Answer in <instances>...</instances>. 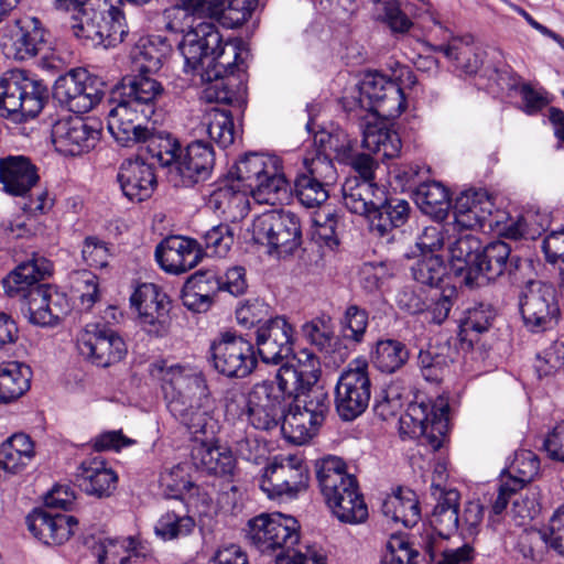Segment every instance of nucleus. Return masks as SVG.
<instances>
[{
	"instance_id": "f257e3e1",
	"label": "nucleus",
	"mask_w": 564,
	"mask_h": 564,
	"mask_svg": "<svg viewBox=\"0 0 564 564\" xmlns=\"http://www.w3.org/2000/svg\"><path fill=\"white\" fill-rule=\"evenodd\" d=\"M149 371L161 381L171 415L200 442L192 452L197 468L236 480L238 468L231 451L208 443L219 425L215 419V400L204 375L178 365L167 366L165 360L152 362Z\"/></svg>"
},
{
	"instance_id": "f03ea898",
	"label": "nucleus",
	"mask_w": 564,
	"mask_h": 564,
	"mask_svg": "<svg viewBox=\"0 0 564 564\" xmlns=\"http://www.w3.org/2000/svg\"><path fill=\"white\" fill-rule=\"evenodd\" d=\"M230 174L235 177L214 189L207 199V206L228 221L247 216L249 196L260 204L275 205L289 192L290 182L282 160L273 154H247Z\"/></svg>"
},
{
	"instance_id": "7ed1b4c3",
	"label": "nucleus",
	"mask_w": 564,
	"mask_h": 564,
	"mask_svg": "<svg viewBox=\"0 0 564 564\" xmlns=\"http://www.w3.org/2000/svg\"><path fill=\"white\" fill-rule=\"evenodd\" d=\"M51 271L52 263L47 259L35 257L19 264L2 280L6 294L22 297L30 323L41 327L57 325L69 311L64 293L50 284H37Z\"/></svg>"
},
{
	"instance_id": "20e7f679",
	"label": "nucleus",
	"mask_w": 564,
	"mask_h": 564,
	"mask_svg": "<svg viewBox=\"0 0 564 564\" xmlns=\"http://www.w3.org/2000/svg\"><path fill=\"white\" fill-rule=\"evenodd\" d=\"M151 75L135 73L123 78L119 99L113 98L116 106L108 112V130L115 139L131 140L133 129L154 115L164 88Z\"/></svg>"
},
{
	"instance_id": "39448f33",
	"label": "nucleus",
	"mask_w": 564,
	"mask_h": 564,
	"mask_svg": "<svg viewBox=\"0 0 564 564\" xmlns=\"http://www.w3.org/2000/svg\"><path fill=\"white\" fill-rule=\"evenodd\" d=\"M257 6V0H182L164 11L165 28L172 32H187L195 18H209L227 29L243 24Z\"/></svg>"
},
{
	"instance_id": "423d86ee",
	"label": "nucleus",
	"mask_w": 564,
	"mask_h": 564,
	"mask_svg": "<svg viewBox=\"0 0 564 564\" xmlns=\"http://www.w3.org/2000/svg\"><path fill=\"white\" fill-rule=\"evenodd\" d=\"M292 403L283 417L281 431L293 444L308 442L318 431L329 411V397L315 384H297Z\"/></svg>"
},
{
	"instance_id": "0eeeda50",
	"label": "nucleus",
	"mask_w": 564,
	"mask_h": 564,
	"mask_svg": "<svg viewBox=\"0 0 564 564\" xmlns=\"http://www.w3.org/2000/svg\"><path fill=\"white\" fill-rule=\"evenodd\" d=\"M294 375L289 370H278L273 380L254 383L247 394V413L257 430L270 431L282 424L284 406L291 400L295 388Z\"/></svg>"
},
{
	"instance_id": "6e6552de",
	"label": "nucleus",
	"mask_w": 564,
	"mask_h": 564,
	"mask_svg": "<svg viewBox=\"0 0 564 564\" xmlns=\"http://www.w3.org/2000/svg\"><path fill=\"white\" fill-rule=\"evenodd\" d=\"M47 88L26 70L11 69L0 76V116L22 121L43 109Z\"/></svg>"
},
{
	"instance_id": "1a4fd4ad",
	"label": "nucleus",
	"mask_w": 564,
	"mask_h": 564,
	"mask_svg": "<svg viewBox=\"0 0 564 564\" xmlns=\"http://www.w3.org/2000/svg\"><path fill=\"white\" fill-rule=\"evenodd\" d=\"M250 231L256 243L279 257L291 254L301 245L300 220L292 213L265 212L253 219Z\"/></svg>"
},
{
	"instance_id": "9d476101",
	"label": "nucleus",
	"mask_w": 564,
	"mask_h": 564,
	"mask_svg": "<svg viewBox=\"0 0 564 564\" xmlns=\"http://www.w3.org/2000/svg\"><path fill=\"white\" fill-rule=\"evenodd\" d=\"M299 522L282 513H262L248 521L247 538L263 554L280 556L300 540Z\"/></svg>"
},
{
	"instance_id": "9b49d317",
	"label": "nucleus",
	"mask_w": 564,
	"mask_h": 564,
	"mask_svg": "<svg viewBox=\"0 0 564 564\" xmlns=\"http://www.w3.org/2000/svg\"><path fill=\"white\" fill-rule=\"evenodd\" d=\"M371 398V380L365 359L348 364L335 387V408L344 421H352L368 408Z\"/></svg>"
},
{
	"instance_id": "f8f14e48",
	"label": "nucleus",
	"mask_w": 564,
	"mask_h": 564,
	"mask_svg": "<svg viewBox=\"0 0 564 564\" xmlns=\"http://www.w3.org/2000/svg\"><path fill=\"white\" fill-rule=\"evenodd\" d=\"M518 300L523 325L529 332H545L556 324L560 308L552 284L529 280L521 288Z\"/></svg>"
},
{
	"instance_id": "ddd939ff",
	"label": "nucleus",
	"mask_w": 564,
	"mask_h": 564,
	"mask_svg": "<svg viewBox=\"0 0 564 564\" xmlns=\"http://www.w3.org/2000/svg\"><path fill=\"white\" fill-rule=\"evenodd\" d=\"M214 369L227 377L243 379L257 367L252 343L231 333L221 334L209 348Z\"/></svg>"
},
{
	"instance_id": "4468645a",
	"label": "nucleus",
	"mask_w": 564,
	"mask_h": 564,
	"mask_svg": "<svg viewBox=\"0 0 564 564\" xmlns=\"http://www.w3.org/2000/svg\"><path fill=\"white\" fill-rule=\"evenodd\" d=\"M308 469L296 455L276 456L264 468L261 490L270 498H294L308 485Z\"/></svg>"
},
{
	"instance_id": "2eb2a0df",
	"label": "nucleus",
	"mask_w": 564,
	"mask_h": 564,
	"mask_svg": "<svg viewBox=\"0 0 564 564\" xmlns=\"http://www.w3.org/2000/svg\"><path fill=\"white\" fill-rule=\"evenodd\" d=\"M131 307L137 313V323L149 336L163 337L171 327V301L153 283H142L130 296Z\"/></svg>"
},
{
	"instance_id": "dca6fc26",
	"label": "nucleus",
	"mask_w": 564,
	"mask_h": 564,
	"mask_svg": "<svg viewBox=\"0 0 564 564\" xmlns=\"http://www.w3.org/2000/svg\"><path fill=\"white\" fill-rule=\"evenodd\" d=\"M102 86L104 84L86 69H73L57 78L53 96L69 111L85 113L100 101L104 95Z\"/></svg>"
},
{
	"instance_id": "f3484780",
	"label": "nucleus",
	"mask_w": 564,
	"mask_h": 564,
	"mask_svg": "<svg viewBox=\"0 0 564 564\" xmlns=\"http://www.w3.org/2000/svg\"><path fill=\"white\" fill-rule=\"evenodd\" d=\"M361 107L382 119L398 118L406 107L401 86L380 73H368L360 84Z\"/></svg>"
},
{
	"instance_id": "a211bd4d",
	"label": "nucleus",
	"mask_w": 564,
	"mask_h": 564,
	"mask_svg": "<svg viewBox=\"0 0 564 564\" xmlns=\"http://www.w3.org/2000/svg\"><path fill=\"white\" fill-rule=\"evenodd\" d=\"M47 44V32L42 22L31 15H23L8 23L0 45L8 57L26 61L40 54Z\"/></svg>"
},
{
	"instance_id": "6ab92c4d",
	"label": "nucleus",
	"mask_w": 564,
	"mask_h": 564,
	"mask_svg": "<svg viewBox=\"0 0 564 564\" xmlns=\"http://www.w3.org/2000/svg\"><path fill=\"white\" fill-rule=\"evenodd\" d=\"M448 402L440 398L432 404H410L400 417L401 427L408 426L414 436H423L430 446L438 449L448 431Z\"/></svg>"
},
{
	"instance_id": "aec40b11",
	"label": "nucleus",
	"mask_w": 564,
	"mask_h": 564,
	"mask_svg": "<svg viewBox=\"0 0 564 564\" xmlns=\"http://www.w3.org/2000/svg\"><path fill=\"white\" fill-rule=\"evenodd\" d=\"M80 355L98 367L119 362L127 354L123 339L112 329L99 324L87 325L77 338Z\"/></svg>"
},
{
	"instance_id": "412c9836",
	"label": "nucleus",
	"mask_w": 564,
	"mask_h": 564,
	"mask_svg": "<svg viewBox=\"0 0 564 564\" xmlns=\"http://www.w3.org/2000/svg\"><path fill=\"white\" fill-rule=\"evenodd\" d=\"M100 137L97 122H89L80 117L59 119L52 129L55 149L69 156H76L94 149Z\"/></svg>"
},
{
	"instance_id": "4be33fe9",
	"label": "nucleus",
	"mask_w": 564,
	"mask_h": 564,
	"mask_svg": "<svg viewBox=\"0 0 564 564\" xmlns=\"http://www.w3.org/2000/svg\"><path fill=\"white\" fill-rule=\"evenodd\" d=\"M221 43V35L210 22H199L187 30L178 44V50L184 57L186 73L198 74L206 69L212 53Z\"/></svg>"
},
{
	"instance_id": "5701e85b",
	"label": "nucleus",
	"mask_w": 564,
	"mask_h": 564,
	"mask_svg": "<svg viewBox=\"0 0 564 564\" xmlns=\"http://www.w3.org/2000/svg\"><path fill=\"white\" fill-rule=\"evenodd\" d=\"M294 329L284 316L268 319L257 329V349L265 364H280L293 352Z\"/></svg>"
},
{
	"instance_id": "b1692460",
	"label": "nucleus",
	"mask_w": 564,
	"mask_h": 564,
	"mask_svg": "<svg viewBox=\"0 0 564 564\" xmlns=\"http://www.w3.org/2000/svg\"><path fill=\"white\" fill-rule=\"evenodd\" d=\"M519 258L511 256V247L502 241L495 240L489 242L479 252L478 261L473 267L471 273L465 278L467 286H476L481 282L480 279L486 281H495L506 272H511L512 269L518 267Z\"/></svg>"
},
{
	"instance_id": "393cba45",
	"label": "nucleus",
	"mask_w": 564,
	"mask_h": 564,
	"mask_svg": "<svg viewBox=\"0 0 564 564\" xmlns=\"http://www.w3.org/2000/svg\"><path fill=\"white\" fill-rule=\"evenodd\" d=\"M202 248L193 239L172 236L156 246L155 259L167 273L182 274L202 260Z\"/></svg>"
},
{
	"instance_id": "a878e982",
	"label": "nucleus",
	"mask_w": 564,
	"mask_h": 564,
	"mask_svg": "<svg viewBox=\"0 0 564 564\" xmlns=\"http://www.w3.org/2000/svg\"><path fill=\"white\" fill-rule=\"evenodd\" d=\"M128 141L115 139L122 147L138 145L140 152H147L162 166H169L180 158L181 144L169 132L153 131L139 123Z\"/></svg>"
},
{
	"instance_id": "bb28decb",
	"label": "nucleus",
	"mask_w": 564,
	"mask_h": 564,
	"mask_svg": "<svg viewBox=\"0 0 564 564\" xmlns=\"http://www.w3.org/2000/svg\"><path fill=\"white\" fill-rule=\"evenodd\" d=\"M495 204L485 189H467L460 193L454 204L455 225L463 229L492 227L490 217Z\"/></svg>"
},
{
	"instance_id": "cd10ccee",
	"label": "nucleus",
	"mask_w": 564,
	"mask_h": 564,
	"mask_svg": "<svg viewBox=\"0 0 564 564\" xmlns=\"http://www.w3.org/2000/svg\"><path fill=\"white\" fill-rule=\"evenodd\" d=\"M433 496L437 498V503L432 514L431 528L425 531L422 539L424 542L427 534H432L437 543H444L457 532L459 527V492L456 489H445L440 485H433Z\"/></svg>"
},
{
	"instance_id": "c85d7f7f",
	"label": "nucleus",
	"mask_w": 564,
	"mask_h": 564,
	"mask_svg": "<svg viewBox=\"0 0 564 564\" xmlns=\"http://www.w3.org/2000/svg\"><path fill=\"white\" fill-rule=\"evenodd\" d=\"M77 486L88 496L110 497L117 489L118 475L100 456L84 459L75 473Z\"/></svg>"
},
{
	"instance_id": "c756f323",
	"label": "nucleus",
	"mask_w": 564,
	"mask_h": 564,
	"mask_svg": "<svg viewBox=\"0 0 564 564\" xmlns=\"http://www.w3.org/2000/svg\"><path fill=\"white\" fill-rule=\"evenodd\" d=\"M322 149L313 150L303 158V167L300 175L306 176L313 181H321L322 184H335L337 171L329 158L335 152L338 158H346V145H338V138L332 134H321L318 139Z\"/></svg>"
},
{
	"instance_id": "7c9ffc66",
	"label": "nucleus",
	"mask_w": 564,
	"mask_h": 564,
	"mask_svg": "<svg viewBox=\"0 0 564 564\" xmlns=\"http://www.w3.org/2000/svg\"><path fill=\"white\" fill-rule=\"evenodd\" d=\"M120 188L131 202H143L151 197L156 187L152 164L142 159L124 160L117 175Z\"/></svg>"
},
{
	"instance_id": "2f4dec72",
	"label": "nucleus",
	"mask_w": 564,
	"mask_h": 564,
	"mask_svg": "<svg viewBox=\"0 0 564 564\" xmlns=\"http://www.w3.org/2000/svg\"><path fill=\"white\" fill-rule=\"evenodd\" d=\"M40 181L36 165L24 155L0 159V184L13 196H25Z\"/></svg>"
},
{
	"instance_id": "473e14b6",
	"label": "nucleus",
	"mask_w": 564,
	"mask_h": 564,
	"mask_svg": "<svg viewBox=\"0 0 564 564\" xmlns=\"http://www.w3.org/2000/svg\"><path fill=\"white\" fill-rule=\"evenodd\" d=\"M317 479L327 503L343 501L359 491L356 477L348 474L345 463L336 457L323 460Z\"/></svg>"
},
{
	"instance_id": "72a5a7b5",
	"label": "nucleus",
	"mask_w": 564,
	"mask_h": 564,
	"mask_svg": "<svg viewBox=\"0 0 564 564\" xmlns=\"http://www.w3.org/2000/svg\"><path fill=\"white\" fill-rule=\"evenodd\" d=\"M215 165V152L203 140L191 142L185 154L177 161V171L184 186H192L207 180Z\"/></svg>"
},
{
	"instance_id": "f704fd0d",
	"label": "nucleus",
	"mask_w": 564,
	"mask_h": 564,
	"mask_svg": "<svg viewBox=\"0 0 564 564\" xmlns=\"http://www.w3.org/2000/svg\"><path fill=\"white\" fill-rule=\"evenodd\" d=\"M341 191L346 208L354 214L367 217L369 221L375 209L384 203V188L375 182L348 177Z\"/></svg>"
},
{
	"instance_id": "c9c22d12",
	"label": "nucleus",
	"mask_w": 564,
	"mask_h": 564,
	"mask_svg": "<svg viewBox=\"0 0 564 564\" xmlns=\"http://www.w3.org/2000/svg\"><path fill=\"white\" fill-rule=\"evenodd\" d=\"M172 52L171 43L161 35L141 39L131 53L134 73L154 74Z\"/></svg>"
},
{
	"instance_id": "e433bc0d",
	"label": "nucleus",
	"mask_w": 564,
	"mask_h": 564,
	"mask_svg": "<svg viewBox=\"0 0 564 564\" xmlns=\"http://www.w3.org/2000/svg\"><path fill=\"white\" fill-rule=\"evenodd\" d=\"M32 379L31 368L22 362L0 364V404H9L24 395Z\"/></svg>"
},
{
	"instance_id": "4c0bfd02",
	"label": "nucleus",
	"mask_w": 564,
	"mask_h": 564,
	"mask_svg": "<svg viewBox=\"0 0 564 564\" xmlns=\"http://www.w3.org/2000/svg\"><path fill=\"white\" fill-rule=\"evenodd\" d=\"M248 52L241 47L240 42H223L212 53L206 69L200 72L202 80H210L221 75H232L240 69Z\"/></svg>"
},
{
	"instance_id": "58836bf2",
	"label": "nucleus",
	"mask_w": 564,
	"mask_h": 564,
	"mask_svg": "<svg viewBox=\"0 0 564 564\" xmlns=\"http://www.w3.org/2000/svg\"><path fill=\"white\" fill-rule=\"evenodd\" d=\"M481 250V241L471 234H463L449 242L448 246V263L451 272L456 276H469L471 269L478 261Z\"/></svg>"
},
{
	"instance_id": "ea45409f",
	"label": "nucleus",
	"mask_w": 564,
	"mask_h": 564,
	"mask_svg": "<svg viewBox=\"0 0 564 564\" xmlns=\"http://www.w3.org/2000/svg\"><path fill=\"white\" fill-rule=\"evenodd\" d=\"M410 214V205L400 198H388L375 209L370 216V230L379 237L388 236L394 228L405 224Z\"/></svg>"
},
{
	"instance_id": "a19ab883",
	"label": "nucleus",
	"mask_w": 564,
	"mask_h": 564,
	"mask_svg": "<svg viewBox=\"0 0 564 564\" xmlns=\"http://www.w3.org/2000/svg\"><path fill=\"white\" fill-rule=\"evenodd\" d=\"M382 512L393 522L413 527L420 520V507L415 492L409 488H399L382 503Z\"/></svg>"
},
{
	"instance_id": "79ce46f5",
	"label": "nucleus",
	"mask_w": 564,
	"mask_h": 564,
	"mask_svg": "<svg viewBox=\"0 0 564 564\" xmlns=\"http://www.w3.org/2000/svg\"><path fill=\"white\" fill-rule=\"evenodd\" d=\"M64 24L73 35L80 40L85 45L91 47H104L105 40L100 31L99 13L94 12L91 17L87 13L84 6L70 9L64 12Z\"/></svg>"
},
{
	"instance_id": "37998d69",
	"label": "nucleus",
	"mask_w": 564,
	"mask_h": 564,
	"mask_svg": "<svg viewBox=\"0 0 564 564\" xmlns=\"http://www.w3.org/2000/svg\"><path fill=\"white\" fill-rule=\"evenodd\" d=\"M362 147L381 153L384 159H393L399 155L402 143L399 134L384 122H368L362 131Z\"/></svg>"
},
{
	"instance_id": "c03bdc74",
	"label": "nucleus",
	"mask_w": 564,
	"mask_h": 564,
	"mask_svg": "<svg viewBox=\"0 0 564 564\" xmlns=\"http://www.w3.org/2000/svg\"><path fill=\"white\" fill-rule=\"evenodd\" d=\"M145 547L133 536L108 539L94 547L99 564H124L131 556H144Z\"/></svg>"
},
{
	"instance_id": "a18cd8bd",
	"label": "nucleus",
	"mask_w": 564,
	"mask_h": 564,
	"mask_svg": "<svg viewBox=\"0 0 564 564\" xmlns=\"http://www.w3.org/2000/svg\"><path fill=\"white\" fill-rule=\"evenodd\" d=\"M33 456L34 446L26 434H14L0 445V464L4 471L18 473Z\"/></svg>"
},
{
	"instance_id": "49530a36",
	"label": "nucleus",
	"mask_w": 564,
	"mask_h": 564,
	"mask_svg": "<svg viewBox=\"0 0 564 564\" xmlns=\"http://www.w3.org/2000/svg\"><path fill=\"white\" fill-rule=\"evenodd\" d=\"M415 199L421 210L436 219H443L449 208V194L438 182L421 184L415 193Z\"/></svg>"
},
{
	"instance_id": "de8ad7c7",
	"label": "nucleus",
	"mask_w": 564,
	"mask_h": 564,
	"mask_svg": "<svg viewBox=\"0 0 564 564\" xmlns=\"http://www.w3.org/2000/svg\"><path fill=\"white\" fill-rule=\"evenodd\" d=\"M196 520L187 513L166 511L154 525V533L163 541H173L187 538L196 530Z\"/></svg>"
},
{
	"instance_id": "09e8293b",
	"label": "nucleus",
	"mask_w": 564,
	"mask_h": 564,
	"mask_svg": "<svg viewBox=\"0 0 564 564\" xmlns=\"http://www.w3.org/2000/svg\"><path fill=\"white\" fill-rule=\"evenodd\" d=\"M202 127L218 147L226 149L235 141V126L228 110L212 108L205 116Z\"/></svg>"
},
{
	"instance_id": "8fccbe9b",
	"label": "nucleus",
	"mask_w": 564,
	"mask_h": 564,
	"mask_svg": "<svg viewBox=\"0 0 564 564\" xmlns=\"http://www.w3.org/2000/svg\"><path fill=\"white\" fill-rule=\"evenodd\" d=\"M539 469L538 456L531 451H520L516 453L513 462L501 478L521 490L535 478Z\"/></svg>"
},
{
	"instance_id": "3c124183",
	"label": "nucleus",
	"mask_w": 564,
	"mask_h": 564,
	"mask_svg": "<svg viewBox=\"0 0 564 564\" xmlns=\"http://www.w3.org/2000/svg\"><path fill=\"white\" fill-rule=\"evenodd\" d=\"M409 359V350L399 340L386 339L377 343L373 364L381 371L392 373L402 368Z\"/></svg>"
},
{
	"instance_id": "603ef678",
	"label": "nucleus",
	"mask_w": 564,
	"mask_h": 564,
	"mask_svg": "<svg viewBox=\"0 0 564 564\" xmlns=\"http://www.w3.org/2000/svg\"><path fill=\"white\" fill-rule=\"evenodd\" d=\"M295 365H283L279 370H289L294 375L292 387L296 389L297 384H315L321 375L319 360L308 349H301L294 355Z\"/></svg>"
},
{
	"instance_id": "864d4df0",
	"label": "nucleus",
	"mask_w": 564,
	"mask_h": 564,
	"mask_svg": "<svg viewBox=\"0 0 564 564\" xmlns=\"http://www.w3.org/2000/svg\"><path fill=\"white\" fill-rule=\"evenodd\" d=\"M541 511L540 490L538 487H529L524 492H517L512 499L509 516L516 525H525L539 516Z\"/></svg>"
},
{
	"instance_id": "5fc2aeb1",
	"label": "nucleus",
	"mask_w": 564,
	"mask_h": 564,
	"mask_svg": "<svg viewBox=\"0 0 564 564\" xmlns=\"http://www.w3.org/2000/svg\"><path fill=\"white\" fill-rule=\"evenodd\" d=\"M99 24L105 40L104 48L123 42L129 32L123 12L116 7H111L106 14L99 13Z\"/></svg>"
},
{
	"instance_id": "6e6d98bb",
	"label": "nucleus",
	"mask_w": 564,
	"mask_h": 564,
	"mask_svg": "<svg viewBox=\"0 0 564 564\" xmlns=\"http://www.w3.org/2000/svg\"><path fill=\"white\" fill-rule=\"evenodd\" d=\"M368 327V313L357 305H349L340 321L341 337L354 345L364 340Z\"/></svg>"
},
{
	"instance_id": "4d7b16f0",
	"label": "nucleus",
	"mask_w": 564,
	"mask_h": 564,
	"mask_svg": "<svg viewBox=\"0 0 564 564\" xmlns=\"http://www.w3.org/2000/svg\"><path fill=\"white\" fill-rule=\"evenodd\" d=\"M423 549L430 562L435 561L437 555H441L442 560L438 564H465L471 560L473 555V549L468 544L456 549H447L444 543H437L432 534H427Z\"/></svg>"
},
{
	"instance_id": "13d9d810",
	"label": "nucleus",
	"mask_w": 564,
	"mask_h": 564,
	"mask_svg": "<svg viewBox=\"0 0 564 564\" xmlns=\"http://www.w3.org/2000/svg\"><path fill=\"white\" fill-rule=\"evenodd\" d=\"M329 184H322L321 181H313L300 174L294 181L296 197L307 208L318 207L326 202L329 196Z\"/></svg>"
},
{
	"instance_id": "bf43d9fd",
	"label": "nucleus",
	"mask_w": 564,
	"mask_h": 564,
	"mask_svg": "<svg viewBox=\"0 0 564 564\" xmlns=\"http://www.w3.org/2000/svg\"><path fill=\"white\" fill-rule=\"evenodd\" d=\"M303 337L319 351L328 352L334 340L330 317L321 316L306 322L302 326Z\"/></svg>"
},
{
	"instance_id": "052dcab7",
	"label": "nucleus",
	"mask_w": 564,
	"mask_h": 564,
	"mask_svg": "<svg viewBox=\"0 0 564 564\" xmlns=\"http://www.w3.org/2000/svg\"><path fill=\"white\" fill-rule=\"evenodd\" d=\"M336 518L345 523H361L368 518V508L360 491L343 499L328 503Z\"/></svg>"
},
{
	"instance_id": "680f3d73",
	"label": "nucleus",
	"mask_w": 564,
	"mask_h": 564,
	"mask_svg": "<svg viewBox=\"0 0 564 564\" xmlns=\"http://www.w3.org/2000/svg\"><path fill=\"white\" fill-rule=\"evenodd\" d=\"M373 12L378 20L386 22L393 32H406L411 20L400 9L398 0H375Z\"/></svg>"
},
{
	"instance_id": "e2e57ef3",
	"label": "nucleus",
	"mask_w": 564,
	"mask_h": 564,
	"mask_svg": "<svg viewBox=\"0 0 564 564\" xmlns=\"http://www.w3.org/2000/svg\"><path fill=\"white\" fill-rule=\"evenodd\" d=\"M437 51L442 52L448 59L456 62L457 67H460L467 74L476 73L481 65V61L474 53L473 47L460 40L440 45Z\"/></svg>"
},
{
	"instance_id": "0e129e2a",
	"label": "nucleus",
	"mask_w": 564,
	"mask_h": 564,
	"mask_svg": "<svg viewBox=\"0 0 564 564\" xmlns=\"http://www.w3.org/2000/svg\"><path fill=\"white\" fill-rule=\"evenodd\" d=\"M160 484L173 498H183L185 495L193 496L197 487L189 478L181 465H176L161 473Z\"/></svg>"
},
{
	"instance_id": "69168bd1",
	"label": "nucleus",
	"mask_w": 564,
	"mask_h": 564,
	"mask_svg": "<svg viewBox=\"0 0 564 564\" xmlns=\"http://www.w3.org/2000/svg\"><path fill=\"white\" fill-rule=\"evenodd\" d=\"M413 278L424 285H437L444 278L446 267L440 256H424L412 268Z\"/></svg>"
},
{
	"instance_id": "338daca9",
	"label": "nucleus",
	"mask_w": 564,
	"mask_h": 564,
	"mask_svg": "<svg viewBox=\"0 0 564 564\" xmlns=\"http://www.w3.org/2000/svg\"><path fill=\"white\" fill-rule=\"evenodd\" d=\"M388 554L384 557L386 564H423L417 551L410 547L408 540L402 535H392L387 543Z\"/></svg>"
},
{
	"instance_id": "774afa93",
	"label": "nucleus",
	"mask_w": 564,
	"mask_h": 564,
	"mask_svg": "<svg viewBox=\"0 0 564 564\" xmlns=\"http://www.w3.org/2000/svg\"><path fill=\"white\" fill-rule=\"evenodd\" d=\"M540 534L549 547L564 556V503L555 509Z\"/></svg>"
}]
</instances>
